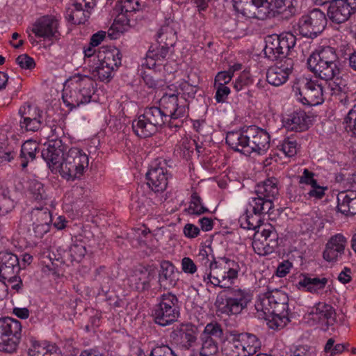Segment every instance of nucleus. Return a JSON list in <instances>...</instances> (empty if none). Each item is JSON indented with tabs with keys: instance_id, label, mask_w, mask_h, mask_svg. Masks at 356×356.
I'll return each instance as SVG.
<instances>
[{
	"instance_id": "obj_6",
	"label": "nucleus",
	"mask_w": 356,
	"mask_h": 356,
	"mask_svg": "<svg viewBox=\"0 0 356 356\" xmlns=\"http://www.w3.org/2000/svg\"><path fill=\"white\" fill-rule=\"evenodd\" d=\"M293 91L304 105L316 106L324 102V87L317 80L300 77L294 83Z\"/></svg>"
},
{
	"instance_id": "obj_11",
	"label": "nucleus",
	"mask_w": 356,
	"mask_h": 356,
	"mask_svg": "<svg viewBox=\"0 0 356 356\" xmlns=\"http://www.w3.org/2000/svg\"><path fill=\"white\" fill-rule=\"evenodd\" d=\"M326 24L325 13L320 9L315 8L299 19L298 31L304 37L314 38L324 30Z\"/></svg>"
},
{
	"instance_id": "obj_47",
	"label": "nucleus",
	"mask_w": 356,
	"mask_h": 356,
	"mask_svg": "<svg viewBox=\"0 0 356 356\" xmlns=\"http://www.w3.org/2000/svg\"><path fill=\"white\" fill-rule=\"evenodd\" d=\"M31 216L34 222L51 224L52 221L50 211L47 208H34Z\"/></svg>"
},
{
	"instance_id": "obj_23",
	"label": "nucleus",
	"mask_w": 356,
	"mask_h": 356,
	"mask_svg": "<svg viewBox=\"0 0 356 356\" xmlns=\"http://www.w3.org/2000/svg\"><path fill=\"white\" fill-rule=\"evenodd\" d=\"M346 243V239L343 235L339 234L334 235L326 245L323 258L329 262L337 261L343 254Z\"/></svg>"
},
{
	"instance_id": "obj_8",
	"label": "nucleus",
	"mask_w": 356,
	"mask_h": 356,
	"mask_svg": "<svg viewBox=\"0 0 356 356\" xmlns=\"http://www.w3.org/2000/svg\"><path fill=\"white\" fill-rule=\"evenodd\" d=\"M22 337V325L13 318L0 319V351L13 353L17 351Z\"/></svg>"
},
{
	"instance_id": "obj_57",
	"label": "nucleus",
	"mask_w": 356,
	"mask_h": 356,
	"mask_svg": "<svg viewBox=\"0 0 356 356\" xmlns=\"http://www.w3.org/2000/svg\"><path fill=\"white\" fill-rule=\"evenodd\" d=\"M317 183L315 179V174L309 171L307 168H305L302 174L299 177V184L312 186Z\"/></svg>"
},
{
	"instance_id": "obj_42",
	"label": "nucleus",
	"mask_w": 356,
	"mask_h": 356,
	"mask_svg": "<svg viewBox=\"0 0 356 356\" xmlns=\"http://www.w3.org/2000/svg\"><path fill=\"white\" fill-rule=\"evenodd\" d=\"M218 343L213 338L206 337L202 338V343L197 356H216L218 353Z\"/></svg>"
},
{
	"instance_id": "obj_55",
	"label": "nucleus",
	"mask_w": 356,
	"mask_h": 356,
	"mask_svg": "<svg viewBox=\"0 0 356 356\" xmlns=\"http://www.w3.org/2000/svg\"><path fill=\"white\" fill-rule=\"evenodd\" d=\"M137 7V2H134L133 0H124L117 2L115 7V11H121L129 13L136 10Z\"/></svg>"
},
{
	"instance_id": "obj_32",
	"label": "nucleus",
	"mask_w": 356,
	"mask_h": 356,
	"mask_svg": "<svg viewBox=\"0 0 356 356\" xmlns=\"http://www.w3.org/2000/svg\"><path fill=\"white\" fill-rule=\"evenodd\" d=\"M323 63L338 65V56L334 48L325 47L314 52L308 58L307 62Z\"/></svg>"
},
{
	"instance_id": "obj_1",
	"label": "nucleus",
	"mask_w": 356,
	"mask_h": 356,
	"mask_svg": "<svg viewBox=\"0 0 356 356\" xmlns=\"http://www.w3.org/2000/svg\"><path fill=\"white\" fill-rule=\"evenodd\" d=\"M159 106L146 108L143 113L133 121L132 128L138 136L149 137L170 120L188 115L186 102L179 100L173 92L163 94L160 99Z\"/></svg>"
},
{
	"instance_id": "obj_30",
	"label": "nucleus",
	"mask_w": 356,
	"mask_h": 356,
	"mask_svg": "<svg viewBox=\"0 0 356 356\" xmlns=\"http://www.w3.org/2000/svg\"><path fill=\"white\" fill-rule=\"evenodd\" d=\"M250 13L252 17L261 20L276 16L272 1L268 0H255Z\"/></svg>"
},
{
	"instance_id": "obj_63",
	"label": "nucleus",
	"mask_w": 356,
	"mask_h": 356,
	"mask_svg": "<svg viewBox=\"0 0 356 356\" xmlns=\"http://www.w3.org/2000/svg\"><path fill=\"white\" fill-rule=\"evenodd\" d=\"M182 270L187 274H194L197 271V266L189 257H184L181 262Z\"/></svg>"
},
{
	"instance_id": "obj_50",
	"label": "nucleus",
	"mask_w": 356,
	"mask_h": 356,
	"mask_svg": "<svg viewBox=\"0 0 356 356\" xmlns=\"http://www.w3.org/2000/svg\"><path fill=\"white\" fill-rule=\"evenodd\" d=\"M327 190V186H321L317 182L310 187L308 191L304 194V196L307 200H321L324 197Z\"/></svg>"
},
{
	"instance_id": "obj_48",
	"label": "nucleus",
	"mask_w": 356,
	"mask_h": 356,
	"mask_svg": "<svg viewBox=\"0 0 356 356\" xmlns=\"http://www.w3.org/2000/svg\"><path fill=\"white\" fill-rule=\"evenodd\" d=\"M29 190L31 198L34 200L40 201L47 197L42 184L36 180L30 181Z\"/></svg>"
},
{
	"instance_id": "obj_28",
	"label": "nucleus",
	"mask_w": 356,
	"mask_h": 356,
	"mask_svg": "<svg viewBox=\"0 0 356 356\" xmlns=\"http://www.w3.org/2000/svg\"><path fill=\"white\" fill-rule=\"evenodd\" d=\"M309 68L314 74L325 81L332 80L339 73L338 65L323 63L307 62Z\"/></svg>"
},
{
	"instance_id": "obj_43",
	"label": "nucleus",
	"mask_w": 356,
	"mask_h": 356,
	"mask_svg": "<svg viewBox=\"0 0 356 356\" xmlns=\"http://www.w3.org/2000/svg\"><path fill=\"white\" fill-rule=\"evenodd\" d=\"M114 70L109 66H106L99 62L98 65L91 70L92 75L94 78L101 81L108 82L113 77Z\"/></svg>"
},
{
	"instance_id": "obj_62",
	"label": "nucleus",
	"mask_w": 356,
	"mask_h": 356,
	"mask_svg": "<svg viewBox=\"0 0 356 356\" xmlns=\"http://www.w3.org/2000/svg\"><path fill=\"white\" fill-rule=\"evenodd\" d=\"M150 356H175V355L168 346L162 345L154 347L151 351Z\"/></svg>"
},
{
	"instance_id": "obj_25",
	"label": "nucleus",
	"mask_w": 356,
	"mask_h": 356,
	"mask_svg": "<svg viewBox=\"0 0 356 356\" xmlns=\"http://www.w3.org/2000/svg\"><path fill=\"white\" fill-rule=\"evenodd\" d=\"M283 123L288 130L300 132L308 129L310 119L304 111L298 110L289 115Z\"/></svg>"
},
{
	"instance_id": "obj_34",
	"label": "nucleus",
	"mask_w": 356,
	"mask_h": 356,
	"mask_svg": "<svg viewBox=\"0 0 356 356\" xmlns=\"http://www.w3.org/2000/svg\"><path fill=\"white\" fill-rule=\"evenodd\" d=\"M255 193L256 195L270 199L273 202L278 195L276 179L275 178L268 179L264 182L258 184L255 188Z\"/></svg>"
},
{
	"instance_id": "obj_45",
	"label": "nucleus",
	"mask_w": 356,
	"mask_h": 356,
	"mask_svg": "<svg viewBox=\"0 0 356 356\" xmlns=\"http://www.w3.org/2000/svg\"><path fill=\"white\" fill-rule=\"evenodd\" d=\"M190 215H200L208 211V209L203 206L200 197L195 193L191 195L190 204L186 209Z\"/></svg>"
},
{
	"instance_id": "obj_53",
	"label": "nucleus",
	"mask_w": 356,
	"mask_h": 356,
	"mask_svg": "<svg viewBox=\"0 0 356 356\" xmlns=\"http://www.w3.org/2000/svg\"><path fill=\"white\" fill-rule=\"evenodd\" d=\"M14 208V201L6 194L0 195V215L5 216Z\"/></svg>"
},
{
	"instance_id": "obj_54",
	"label": "nucleus",
	"mask_w": 356,
	"mask_h": 356,
	"mask_svg": "<svg viewBox=\"0 0 356 356\" xmlns=\"http://www.w3.org/2000/svg\"><path fill=\"white\" fill-rule=\"evenodd\" d=\"M70 253L73 260L80 261L86 255V249L82 243H76L71 245Z\"/></svg>"
},
{
	"instance_id": "obj_27",
	"label": "nucleus",
	"mask_w": 356,
	"mask_h": 356,
	"mask_svg": "<svg viewBox=\"0 0 356 356\" xmlns=\"http://www.w3.org/2000/svg\"><path fill=\"white\" fill-rule=\"evenodd\" d=\"M337 209L341 213L348 216L356 214V191L340 192L337 195Z\"/></svg>"
},
{
	"instance_id": "obj_46",
	"label": "nucleus",
	"mask_w": 356,
	"mask_h": 356,
	"mask_svg": "<svg viewBox=\"0 0 356 356\" xmlns=\"http://www.w3.org/2000/svg\"><path fill=\"white\" fill-rule=\"evenodd\" d=\"M241 226L243 229L261 231L263 225H259L260 218L257 215L249 216L248 214L241 216L239 219Z\"/></svg>"
},
{
	"instance_id": "obj_51",
	"label": "nucleus",
	"mask_w": 356,
	"mask_h": 356,
	"mask_svg": "<svg viewBox=\"0 0 356 356\" xmlns=\"http://www.w3.org/2000/svg\"><path fill=\"white\" fill-rule=\"evenodd\" d=\"M118 13L114 20L113 26L118 32L122 33L129 25V16L128 13L115 11Z\"/></svg>"
},
{
	"instance_id": "obj_22",
	"label": "nucleus",
	"mask_w": 356,
	"mask_h": 356,
	"mask_svg": "<svg viewBox=\"0 0 356 356\" xmlns=\"http://www.w3.org/2000/svg\"><path fill=\"white\" fill-rule=\"evenodd\" d=\"M20 264L17 255L10 252H0V277L10 279L14 273H18Z\"/></svg>"
},
{
	"instance_id": "obj_2",
	"label": "nucleus",
	"mask_w": 356,
	"mask_h": 356,
	"mask_svg": "<svg viewBox=\"0 0 356 356\" xmlns=\"http://www.w3.org/2000/svg\"><path fill=\"white\" fill-rule=\"evenodd\" d=\"M44 146L42 157L52 172H59L64 179H79L87 170L89 158L81 149L72 147L64 153L62 140L58 138L49 140Z\"/></svg>"
},
{
	"instance_id": "obj_26",
	"label": "nucleus",
	"mask_w": 356,
	"mask_h": 356,
	"mask_svg": "<svg viewBox=\"0 0 356 356\" xmlns=\"http://www.w3.org/2000/svg\"><path fill=\"white\" fill-rule=\"evenodd\" d=\"M248 127L241 131L228 132L226 136L227 144L234 150L248 155L246 152L248 145Z\"/></svg>"
},
{
	"instance_id": "obj_29",
	"label": "nucleus",
	"mask_w": 356,
	"mask_h": 356,
	"mask_svg": "<svg viewBox=\"0 0 356 356\" xmlns=\"http://www.w3.org/2000/svg\"><path fill=\"white\" fill-rule=\"evenodd\" d=\"M169 47L164 45L151 47L146 54L145 65L149 69H153L156 65H163L168 54Z\"/></svg>"
},
{
	"instance_id": "obj_33",
	"label": "nucleus",
	"mask_w": 356,
	"mask_h": 356,
	"mask_svg": "<svg viewBox=\"0 0 356 356\" xmlns=\"http://www.w3.org/2000/svg\"><path fill=\"white\" fill-rule=\"evenodd\" d=\"M175 266L168 261L161 264L159 282L165 288L173 286L176 284Z\"/></svg>"
},
{
	"instance_id": "obj_24",
	"label": "nucleus",
	"mask_w": 356,
	"mask_h": 356,
	"mask_svg": "<svg viewBox=\"0 0 356 356\" xmlns=\"http://www.w3.org/2000/svg\"><path fill=\"white\" fill-rule=\"evenodd\" d=\"M179 29V24L174 19L168 18L161 26L157 33V40L164 46L172 47L177 39V33Z\"/></svg>"
},
{
	"instance_id": "obj_58",
	"label": "nucleus",
	"mask_w": 356,
	"mask_h": 356,
	"mask_svg": "<svg viewBox=\"0 0 356 356\" xmlns=\"http://www.w3.org/2000/svg\"><path fill=\"white\" fill-rule=\"evenodd\" d=\"M16 63L24 70H32L35 65L34 60L26 54L19 55L16 58Z\"/></svg>"
},
{
	"instance_id": "obj_40",
	"label": "nucleus",
	"mask_w": 356,
	"mask_h": 356,
	"mask_svg": "<svg viewBox=\"0 0 356 356\" xmlns=\"http://www.w3.org/2000/svg\"><path fill=\"white\" fill-rule=\"evenodd\" d=\"M90 14L88 9L86 8V10H83V5H82L81 2L75 1L74 9L68 15L67 19L74 24H84L90 17Z\"/></svg>"
},
{
	"instance_id": "obj_61",
	"label": "nucleus",
	"mask_w": 356,
	"mask_h": 356,
	"mask_svg": "<svg viewBox=\"0 0 356 356\" xmlns=\"http://www.w3.org/2000/svg\"><path fill=\"white\" fill-rule=\"evenodd\" d=\"M345 122L347 124V127L356 134V104L349 111L345 118Z\"/></svg>"
},
{
	"instance_id": "obj_49",
	"label": "nucleus",
	"mask_w": 356,
	"mask_h": 356,
	"mask_svg": "<svg viewBox=\"0 0 356 356\" xmlns=\"http://www.w3.org/2000/svg\"><path fill=\"white\" fill-rule=\"evenodd\" d=\"M180 344L185 349H189L195 343L197 340V334L194 330H186L181 331L180 333Z\"/></svg>"
},
{
	"instance_id": "obj_20",
	"label": "nucleus",
	"mask_w": 356,
	"mask_h": 356,
	"mask_svg": "<svg viewBox=\"0 0 356 356\" xmlns=\"http://www.w3.org/2000/svg\"><path fill=\"white\" fill-rule=\"evenodd\" d=\"M177 86L171 85L169 88L170 91L176 88L177 94L174 93L177 96L179 100H184L188 109V105L187 103V99H193L197 92V87L199 84V79L196 74H189L187 77V80H182L177 82Z\"/></svg>"
},
{
	"instance_id": "obj_56",
	"label": "nucleus",
	"mask_w": 356,
	"mask_h": 356,
	"mask_svg": "<svg viewBox=\"0 0 356 356\" xmlns=\"http://www.w3.org/2000/svg\"><path fill=\"white\" fill-rule=\"evenodd\" d=\"M234 9L243 15H248L255 0H232Z\"/></svg>"
},
{
	"instance_id": "obj_37",
	"label": "nucleus",
	"mask_w": 356,
	"mask_h": 356,
	"mask_svg": "<svg viewBox=\"0 0 356 356\" xmlns=\"http://www.w3.org/2000/svg\"><path fill=\"white\" fill-rule=\"evenodd\" d=\"M97 58L99 62L109 66L114 71L121 65L122 55L118 49L108 50L104 52V56L100 54L97 56Z\"/></svg>"
},
{
	"instance_id": "obj_21",
	"label": "nucleus",
	"mask_w": 356,
	"mask_h": 356,
	"mask_svg": "<svg viewBox=\"0 0 356 356\" xmlns=\"http://www.w3.org/2000/svg\"><path fill=\"white\" fill-rule=\"evenodd\" d=\"M327 279L325 277H312L307 274H300L296 287L312 294L320 293L325 287Z\"/></svg>"
},
{
	"instance_id": "obj_7",
	"label": "nucleus",
	"mask_w": 356,
	"mask_h": 356,
	"mask_svg": "<svg viewBox=\"0 0 356 356\" xmlns=\"http://www.w3.org/2000/svg\"><path fill=\"white\" fill-rule=\"evenodd\" d=\"M251 300V295L245 289L231 288L225 298H218L217 311L227 316L237 315L245 309Z\"/></svg>"
},
{
	"instance_id": "obj_12",
	"label": "nucleus",
	"mask_w": 356,
	"mask_h": 356,
	"mask_svg": "<svg viewBox=\"0 0 356 356\" xmlns=\"http://www.w3.org/2000/svg\"><path fill=\"white\" fill-rule=\"evenodd\" d=\"M278 241V234L275 227L270 224L264 225L261 231H256L252 245L255 253L266 256L276 250Z\"/></svg>"
},
{
	"instance_id": "obj_41",
	"label": "nucleus",
	"mask_w": 356,
	"mask_h": 356,
	"mask_svg": "<svg viewBox=\"0 0 356 356\" xmlns=\"http://www.w3.org/2000/svg\"><path fill=\"white\" fill-rule=\"evenodd\" d=\"M38 147V143L31 140H26L22 145L20 156L23 168L27 166L29 161H33L35 159Z\"/></svg>"
},
{
	"instance_id": "obj_16",
	"label": "nucleus",
	"mask_w": 356,
	"mask_h": 356,
	"mask_svg": "<svg viewBox=\"0 0 356 356\" xmlns=\"http://www.w3.org/2000/svg\"><path fill=\"white\" fill-rule=\"evenodd\" d=\"M59 19L54 15H45L39 18L33 25L32 31L37 37L49 40H58Z\"/></svg>"
},
{
	"instance_id": "obj_38",
	"label": "nucleus",
	"mask_w": 356,
	"mask_h": 356,
	"mask_svg": "<svg viewBox=\"0 0 356 356\" xmlns=\"http://www.w3.org/2000/svg\"><path fill=\"white\" fill-rule=\"evenodd\" d=\"M249 205L254 215H260L269 213L273 209V203L270 199L257 195L250 200Z\"/></svg>"
},
{
	"instance_id": "obj_17",
	"label": "nucleus",
	"mask_w": 356,
	"mask_h": 356,
	"mask_svg": "<svg viewBox=\"0 0 356 356\" xmlns=\"http://www.w3.org/2000/svg\"><path fill=\"white\" fill-rule=\"evenodd\" d=\"M293 68V60L291 58H284L275 65L270 67L266 72L268 83L273 86L283 85L289 79Z\"/></svg>"
},
{
	"instance_id": "obj_35",
	"label": "nucleus",
	"mask_w": 356,
	"mask_h": 356,
	"mask_svg": "<svg viewBox=\"0 0 356 356\" xmlns=\"http://www.w3.org/2000/svg\"><path fill=\"white\" fill-rule=\"evenodd\" d=\"M245 356H250L257 353L261 347V343L257 337L252 334L243 333L237 336Z\"/></svg>"
},
{
	"instance_id": "obj_18",
	"label": "nucleus",
	"mask_w": 356,
	"mask_h": 356,
	"mask_svg": "<svg viewBox=\"0 0 356 356\" xmlns=\"http://www.w3.org/2000/svg\"><path fill=\"white\" fill-rule=\"evenodd\" d=\"M19 113L21 116L19 127L22 132H35L40 129L42 111L38 108L24 105L20 107Z\"/></svg>"
},
{
	"instance_id": "obj_10",
	"label": "nucleus",
	"mask_w": 356,
	"mask_h": 356,
	"mask_svg": "<svg viewBox=\"0 0 356 356\" xmlns=\"http://www.w3.org/2000/svg\"><path fill=\"white\" fill-rule=\"evenodd\" d=\"M179 315L177 298L172 293L162 295L152 312L155 323L161 326L172 324L177 321Z\"/></svg>"
},
{
	"instance_id": "obj_9",
	"label": "nucleus",
	"mask_w": 356,
	"mask_h": 356,
	"mask_svg": "<svg viewBox=\"0 0 356 356\" xmlns=\"http://www.w3.org/2000/svg\"><path fill=\"white\" fill-rule=\"evenodd\" d=\"M296 43V36L285 32L280 35H269L266 39L264 54L270 60H274L281 56H288Z\"/></svg>"
},
{
	"instance_id": "obj_14",
	"label": "nucleus",
	"mask_w": 356,
	"mask_h": 356,
	"mask_svg": "<svg viewBox=\"0 0 356 356\" xmlns=\"http://www.w3.org/2000/svg\"><path fill=\"white\" fill-rule=\"evenodd\" d=\"M147 184L155 192L163 191L168 185V170L164 160L156 159L152 163L146 174Z\"/></svg>"
},
{
	"instance_id": "obj_15",
	"label": "nucleus",
	"mask_w": 356,
	"mask_h": 356,
	"mask_svg": "<svg viewBox=\"0 0 356 356\" xmlns=\"http://www.w3.org/2000/svg\"><path fill=\"white\" fill-rule=\"evenodd\" d=\"M329 3L327 16L332 22L343 23L356 12V0H332Z\"/></svg>"
},
{
	"instance_id": "obj_39",
	"label": "nucleus",
	"mask_w": 356,
	"mask_h": 356,
	"mask_svg": "<svg viewBox=\"0 0 356 356\" xmlns=\"http://www.w3.org/2000/svg\"><path fill=\"white\" fill-rule=\"evenodd\" d=\"M223 356H245L237 336H234L224 341L222 347Z\"/></svg>"
},
{
	"instance_id": "obj_13",
	"label": "nucleus",
	"mask_w": 356,
	"mask_h": 356,
	"mask_svg": "<svg viewBox=\"0 0 356 356\" xmlns=\"http://www.w3.org/2000/svg\"><path fill=\"white\" fill-rule=\"evenodd\" d=\"M335 310L325 302H318L309 307L305 318L311 325L322 324L328 325L334 321Z\"/></svg>"
},
{
	"instance_id": "obj_59",
	"label": "nucleus",
	"mask_w": 356,
	"mask_h": 356,
	"mask_svg": "<svg viewBox=\"0 0 356 356\" xmlns=\"http://www.w3.org/2000/svg\"><path fill=\"white\" fill-rule=\"evenodd\" d=\"M216 92L215 99L218 103H223L226 101L230 93V89L227 86L214 85Z\"/></svg>"
},
{
	"instance_id": "obj_52",
	"label": "nucleus",
	"mask_w": 356,
	"mask_h": 356,
	"mask_svg": "<svg viewBox=\"0 0 356 356\" xmlns=\"http://www.w3.org/2000/svg\"><path fill=\"white\" fill-rule=\"evenodd\" d=\"M222 329L221 326L217 323L216 322H212L208 323L204 330V337H209L212 338V337L216 338H220L222 336Z\"/></svg>"
},
{
	"instance_id": "obj_64",
	"label": "nucleus",
	"mask_w": 356,
	"mask_h": 356,
	"mask_svg": "<svg viewBox=\"0 0 356 356\" xmlns=\"http://www.w3.org/2000/svg\"><path fill=\"white\" fill-rule=\"evenodd\" d=\"M232 78V72L228 71L220 72L215 78L214 85L226 86Z\"/></svg>"
},
{
	"instance_id": "obj_44",
	"label": "nucleus",
	"mask_w": 356,
	"mask_h": 356,
	"mask_svg": "<svg viewBox=\"0 0 356 356\" xmlns=\"http://www.w3.org/2000/svg\"><path fill=\"white\" fill-rule=\"evenodd\" d=\"M278 149L282 151L286 156L292 157L297 154L298 145L293 138H285L278 145Z\"/></svg>"
},
{
	"instance_id": "obj_60",
	"label": "nucleus",
	"mask_w": 356,
	"mask_h": 356,
	"mask_svg": "<svg viewBox=\"0 0 356 356\" xmlns=\"http://www.w3.org/2000/svg\"><path fill=\"white\" fill-rule=\"evenodd\" d=\"M46 342L40 343L32 341V347L29 349L31 356H44L45 355Z\"/></svg>"
},
{
	"instance_id": "obj_36",
	"label": "nucleus",
	"mask_w": 356,
	"mask_h": 356,
	"mask_svg": "<svg viewBox=\"0 0 356 356\" xmlns=\"http://www.w3.org/2000/svg\"><path fill=\"white\" fill-rule=\"evenodd\" d=\"M273 5L275 15H282L284 18H289L296 12V0H270Z\"/></svg>"
},
{
	"instance_id": "obj_19",
	"label": "nucleus",
	"mask_w": 356,
	"mask_h": 356,
	"mask_svg": "<svg viewBox=\"0 0 356 356\" xmlns=\"http://www.w3.org/2000/svg\"><path fill=\"white\" fill-rule=\"evenodd\" d=\"M249 147H247L246 152L250 154L255 152L258 154H263L270 147V135L264 129L255 126L248 127Z\"/></svg>"
},
{
	"instance_id": "obj_4",
	"label": "nucleus",
	"mask_w": 356,
	"mask_h": 356,
	"mask_svg": "<svg viewBox=\"0 0 356 356\" xmlns=\"http://www.w3.org/2000/svg\"><path fill=\"white\" fill-rule=\"evenodd\" d=\"M288 300L287 295L280 290L259 294L255 302L257 317L265 320L270 329L284 327L289 321Z\"/></svg>"
},
{
	"instance_id": "obj_3",
	"label": "nucleus",
	"mask_w": 356,
	"mask_h": 356,
	"mask_svg": "<svg viewBox=\"0 0 356 356\" xmlns=\"http://www.w3.org/2000/svg\"><path fill=\"white\" fill-rule=\"evenodd\" d=\"M203 268L204 283L224 289H230L241 270L239 263L234 259L223 257L215 259L210 245L202 247L197 255Z\"/></svg>"
},
{
	"instance_id": "obj_31",
	"label": "nucleus",
	"mask_w": 356,
	"mask_h": 356,
	"mask_svg": "<svg viewBox=\"0 0 356 356\" xmlns=\"http://www.w3.org/2000/svg\"><path fill=\"white\" fill-rule=\"evenodd\" d=\"M152 279L153 276L149 271L137 270L129 277V282L132 288L138 291H144L149 287Z\"/></svg>"
},
{
	"instance_id": "obj_5",
	"label": "nucleus",
	"mask_w": 356,
	"mask_h": 356,
	"mask_svg": "<svg viewBox=\"0 0 356 356\" xmlns=\"http://www.w3.org/2000/svg\"><path fill=\"white\" fill-rule=\"evenodd\" d=\"M94 94V81L88 76L78 74L65 83L62 98L64 104L73 109L90 103Z\"/></svg>"
}]
</instances>
